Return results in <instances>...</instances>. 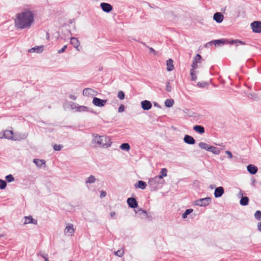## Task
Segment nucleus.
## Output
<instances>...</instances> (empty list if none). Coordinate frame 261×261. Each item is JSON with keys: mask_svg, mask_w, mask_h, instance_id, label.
<instances>
[{"mask_svg": "<svg viewBox=\"0 0 261 261\" xmlns=\"http://www.w3.org/2000/svg\"><path fill=\"white\" fill-rule=\"evenodd\" d=\"M93 139L92 142L99 146H101L105 148L110 147L112 142L109 137L106 136H99L98 135H93Z\"/></svg>", "mask_w": 261, "mask_h": 261, "instance_id": "2", "label": "nucleus"}, {"mask_svg": "<svg viewBox=\"0 0 261 261\" xmlns=\"http://www.w3.org/2000/svg\"><path fill=\"white\" fill-rule=\"evenodd\" d=\"M69 97L70 99L74 100H76V97L73 95H70Z\"/></svg>", "mask_w": 261, "mask_h": 261, "instance_id": "55", "label": "nucleus"}, {"mask_svg": "<svg viewBox=\"0 0 261 261\" xmlns=\"http://www.w3.org/2000/svg\"><path fill=\"white\" fill-rule=\"evenodd\" d=\"M193 212L192 208H189L186 210V211L182 214V218L185 219L187 217V216Z\"/></svg>", "mask_w": 261, "mask_h": 261, "instance_id": "32", "label": "nucleus"}, {"mask_svg": "<svg viewBox=\"0 0 261 261\" xmlns=\"http://www.w3.org/2000/svg\"><path fill=\"white\" fill-rule=\"evenodd\" d=\"M249 198L247 196L242 197L240 200V203L241 205L245 206L248 204Z\"/></svg>", "mask_w": 261, "mask_h": 261, "instance_id": "28", "label": "nucleus"}, {"mask_svg": "<svg viewBox=\"0 0 261 261\" xmlns=\"http://www.w3.org/2000/svg\"><path fill=\"white\" fill-rule=\"evenodd\" d=\"M135 188H139L142 190H144L146 187V184L145 181L142 180H139L136 184L134 185Z\"/></svg>", "mask_w": 261, "mask_h": 261, "instance_id": "19", "label": "nucleus"}, {"mask_svg": "<svg viewBox=\"0 0 261 261\" xmlns=\"http://www.w3.org/2000/svg\"><path fill=\"white\" fill-rule=\"evenodd\" d=\"M174 104V100L172 99H167L165 101V105L166 107L170 108Z\"/></svg>", "mask_w": 261, "mask_h": 261, "instance_id": "29", "label": "nucleus"}, {"mask_svg": "<svg viewBox=\"0 0 261 261\" xmlns=\"http://www.w3.org/2000/svg\"><path fill=\"white\" fill-rule=\"evenodd\" d=\"M141 107L144 110H149L152 107V104L150 101L145 100L141 103Z\"/></svg>", "mask_w": 261, "mask_h": 261, "instance_id": "11", "label": "nucleus"}, {"mask_svg": "<svg viewBox=\"0 0 261 261\" xmlns=\"http://www.w3.org/2000/svg\"><path fill=\"white\" fill-rule=\"evenodd\" d=\"M141 43L143 45H144V46H146L148 48L149 53L153 54L154 55L156 54V51H155V50L153 48L148 47L147 45H146V44L145 43L141 42Z\"/></svg>", "mask_w": 261, "mask_h": 261, "instance_id": "40", "label": "nucleus"}, {"mask_svg": "<svg viewBox=\"0 0 261 261\" xmlns=\"http://www.w3.org/2000/svg\"><path fill=\"white\" fill-rule=\"evenodd\" d=\"M166 91H168V92H171V91L172 88H171V85L170 84V83L169 82H168L166 83Z\"/></svg>", "mask_w": 261, "mask_h": 261, "instance_id": "47", "label": "nucleus"}, {"mask_svg": "<svg viewBox=\"0 0 261 261\" xmlns=\"http://www.w3.org/2000/svg\"><path fill=\"white\" fill-rule=\"evenodd\" d=\"M225 153L228 155V158H229V159L232 158V157H233L232 154L230 151H229V150L226 151Z\"/></svg>", "mask_w": 261, "mask_h": 261, "instance_id": "51", "label": "nucleus"}, {"mask_svg": "<svg viewBox=\"0 0 261 261\" xmlns=\"http://www.w3.org/2000/svg\"><path fill=\"white\" fill-rule=\"evenodd\" d=\"M227 43H230V40L225 39H218V40H215L214 41H212L207 43L206 44L205 46L207 47L208 45L214 44L215 46L216 45H219L220 44H227Z\"/></svg>", "mask_w": 261, "mask_h": 261, "instance_id": "8", "label": "nucleus"}, {"mask_svg": "<svg viewBox=\"0 0 261 261\" xmlns=\"http://www.w3.org/2000/svg\"><path fill=\"white\" fill-rule=\"evenodd\" d=\"M70 43L74 48H76L79 50L78 47L80 46V43L79 40L76 38L71 37Z\"/></svg>", "mask_w": 261, "mask_h": 261, "instance_id": "18", "label": "nucleus"}, {"mask_svg": "<svg viewBox=\"0 0 261 261\" xmlns=\"http://www.w3.org/2000/svg\"><path fill=\"white\" fill-rule=\"evenodd\" d=\"M257 168L252 164L247 166V171L251 174H255L257 172Z\"/></svg>", "mask_w": 261, "mask_h": 261, "instance_id": "16", "label": "nucleus"}, {"mask_svg": "<svg viewBox=\"0 0 261 261\" xmlns=\"http://www.w3.org/2000/svg\"><path fill=\"white\" fill-rule=\"evenodd\" d=\"M120 148L122 150L128 151L130 149V145L127 143H124L120 145Z\"/></svg>", "mask_w": 261, "mask_h": 261, "instance_id": "30", "label": "nucleus"}, {"mask_svg": "<svg viewBox=\"0 0 261 261\" xmlns=\"http://www.w3.org/2000/svg\"><path fill=\"white\" fill-rule=\"evenodd\" d=\"M167 170L166 168H162L161 169V171L160 172V174L156 176L161 181H163V182H164V180L163 179V178L164 177L167 176Z\"/></svg>", "mask_w": 261, "mask_h": 261, "instance_id": "17", "label": "nucleus"}, {"mask_svg": "<svg viewBox=\"0 0 261 261\" xmlns=\"http://www.w3.org/2000/svg\"><path fill=\"white\" fill-rule=\"evenodd\" d=\"M213 18L217 23H221L223 20L224 16L220 12H216L214 14Z\"/></svg>", "mask_w": 261, "mask_h": 261, "instance_id": "14", "label": "nucleus"}, {"mask_svg": "<svg viewBox=\"0 0 261 261\" xmlns=\"http://www.w3.org/2000/svg\"><path fill=\"white\" fill-rule=\"evenodd\" d=\"M77 112H89L91 113H94L92 109H90L89 107L84 106H80L77 108Z\"/></svg>", "mask_w": 261, "mask_h": 261, "instance_id": "20", "label": "nucleus"}, {"mask_svg": "<svg viewBox=\"0 0 261 261\" xmlns=\"http://www.w3.org/2000/svg\"><path fill=\"white\" fill-rule=\"evenodd\" d=\"M106 192L103 191H101V193H100V197L102 198V197H104L106 196Z\"/></svg>", "mask_w": 261, "mask_h": 261, "instance_id": "53", "label": "nucleus"}, {"mask_svg": "<svg viewBox=\"0 0 261 261\" xmlns=\"http://www.w3.org/2000/svg\"><path fill=\"white\" fill-rule=\"evenodd\" d=\"M67 48V45H64L61 49H59L58 51V54H61L65 51L66 49Z\"/></svg>", "mask_w": 261, "mask_h": 261, "instance_id": "50", "label": "nucleus"}, {"mask_svg": "<svg viewBox=\"0 0 261 261\" xmlns=\"http://www.w3.org/2000/svg\"><path fill=\"white\" fill-rule=\"evenodd\" d=\"M80 107V106L74 102H71L70 105V108L72 110H75L76 112H77V108Z\"/></svg>", "mask_w": 261, "mask_h": 261, "instance_id": "42", "label": "nucleus"}, {"mask_svg": "<svg viewBox=\"0 0 261 261\" xmlns=\"http://www.w3.org/2000/svg\"><path fill=\"white\" fill-rule=\"evenodd\" d=\"M96 180V178L93 175H90L88 179L86 180V184H92Z\"/></svg>", "mask_w": 261, "mask_h": 261, "instance_id": "34", "label": "nucleus"}, {"mask_svg": "<svg viewBox=\"0 0 261 261\" xmlns=\"http://www.w3.org/2000/svg\"><path fill=\"white\" fill-rule=\"evenodd\" d=\"M173 62V60L171 59H169L167 61V70L168 71H171L174 69Z\"/></svg>", "mask_w": 261, "mask_h": 261, "instance_id": "24", "label": "nucleus"}, {"mask_svg": "<svg viewBox=\"0 0 261 261\" xmlns=\"http://www.w3.org/2000/svg\"><path fill=\"white\" fill-rule=\"evenodd\" d=\"M201 59V56L199 54H197L196 55V56L195 57V58L193 61V62L195 63H198L200 61Z\"/></svg>", "mask_w": 261, "mask_h": 261, "instance_id": "38", "label": "nucleus"}, {"mask_svg": "<svg viewBox=\"0 0 261 261\" xmlns=\"http://www.w3.org/2000/svg\"><path fill=\"white\" fill-rule=\"evenodd\" d=\"M54 149L55 150L59 151L62 149V146L60 145L55 144L54 145Z\"/></svg>", "mask_w": 261, "mask_h": 261, "instance_id": "48", "label": "nucleus"}, {"mask_svg": "<svg viewBox=\"0 0 261 261\" xmlns=\"http://www.w3.org/2000/svg\"><path fill=\"white\" fill-rule=\"evenodd\" d=\"M190 75L191 80L193 81H195L197 80V76L196 75V72L195 70H193V69H190Z\"/></svg>", "mask_w": 261, "mask_h": 261, "instance_id": "33", "label": "nucleus"}, {"mask_svg": "<svg viewBox=\"0 0 261 261\" xmlns=\"http://www.w3.org/2000/svg\"><path fill=\"white\" fill-rule=\"evenodd\" d=\"M93 92V90L91 88H85L83 91V94L84 96H89L91 95V92Z\"/></svg>", "mask_w": 261, "mask_h": 261, "instance_id": "31", "label": "nucleus"}, {"mask_svg": "<svg viewBox=\"0 0 261 261\" xmlns=\"http://www.w3.org/2000/svg\"><path fill=\"white\" fill-rule=\"evenodd\" d=\"M7 186V182L6 181L0 179V189L4 190Z\"/></svg>", "mask_w": 261, "mask_h": 261, "instance_id": "37", "label": "nucleus"}, {"mask_svg": "<svg viewBox=\"0 0 261 261\" xmlns=\"http://www.w3.org/2000/svg\"><path fill=\"white\" fill-rule=\"evenodd\" d=\"M248 97L249 98H251L252 100H255V101H257L259 100V98H258V96L254 93L248 94Z\"/></svg>", "mask_w": 261, "mask_h": 261, "instance_id": "36", "label": "nucleus"}, {"mask_svg": "<svg viewBox=\"0 0 261 261\" xmlns=\"http://www.w3.org/2000/svg\"><path fill=\"white\" fill-rule=\"evenodd\" d=\"M5 178L6 180L9 182L13 181L14 180V178L13 177L12 174L7 175Z\"/></svg>", "mask_w": 261, "mask_h": 261, "instance_id": "41", "label": "nucleus"}, {"mask_svg": "<svg viewBox=\"0 0 261 261\" xmlns=\"http://www.w3.org/2000/svg\"><path fill=\"white\" fill-rule=\"evenodd\" d=\"M127 202L128 206L131 208H136L138 206V202L135 198H128Z\"/></svg>", "mask_w": 261, "mask_h": 261, "instance_id": "10", "label": "nucleus"}, {"mask_svg": "<svg viewBox=\"0 0 261 261\" xmlns=\"http://www.w3.org/2000/svg\"><path fill=\"white\" fill-rule=\"evenodd\" d=\"M193 129L196 132L200 134H202L205 132V129H204V127L202 126V125H195L193 127Z\"/></svg>", "mask_w": 261, "mask_h": 261, "instance_id": "22", "label": "nucleus"}, {"mask_svg": "<svg viewBox=\"0 0 261 261\" xmlns=\"http://www.w3.org/2000/svg\"><path fill=\"white\" fill-rule=\"evenodd\" d=\"M74 232V229L73 227L72 224H68L64 230L65 234H69L72 235Z\"/></svg>", "mask_w": 261, "mask_h": 261, "instance_id": "15", "label": "nucleus"}, {"mask_svg": "<svg viewBox=\"0 0 261 261\" xmlns=\"http://www.w3.org/2000/svg\"><path fill=\"white\" fill-rule=\"evenodd\" d=\"M209 151L217 155L219 154L221 152L220 150L218 148L213 146H211Z\"/></svg>", "mask_w": 261, "mask_h": 261, "instance_id": "26", "label": "nucleus"}, {"mask_svg": "<svg viewBox=\"0 0 261 261\" xmlns=\"http://www.w3.org/2000/svg\"><path fill=\"white\" fill-rule=\"evenodd\" d=\"M184 142L190 145H193L195 143V140L193 137L188 135H186L184 138Z\"/></svg>", "mask_w": 261, "mask_h": 261, "instance_id": "13", "label": "nucleus"}, {"mask_svg": "<svg viewBox=\"0 0 261 261\" xmlns=\"http://www.w3.org/2000/svg\"><path fill=\"white\" fill-rule=\"evenodd\" d=\"M207 85V83L206 82H198L197 83V86L200 88H204Z\"/></svg>", "mask_w": 261, "mask_h": 261, "instance_id": "45", "label": "nucleus"}, {"mask_svg": "<svg viewBox=\"0 0 261 261\" xmlns=\"http://www.w3.org/2000/svg\"><path fill=\"white\" fill-rule=\"evenodd\" d=\"M34 21V13L29 9H24L16 15L15 25L17 28H30Z\"/></svg>", "mask_w": 261, "mask_h": 261, "instance_id": "1", "label": "nucleus"}, {"mask_svg": "<svg viewBox=\"0 0 261 261\" xmlns=\"http://www.w3.org/2000/svg\"><path fill=\"white\" fill-rule=\"evenodd\" d=\"M124 254V251L123 250L122 251L119 250L117 251L114 252V254L119 257H122Z\"/></svg>", "mask_w": 261, "mask_h": 261, "instance_id": "39", "label": "nucleus"}, {"mask_svg": "<svg viewBox=\"0 0 261 261\" xmlns=\"http://www.w3.org/2000/svg\"><path fill=\"white\" fill-rule=\"evenodd\" d=\"M33 163H35L37 166L41 167L42 165L45 164V161L44 160L35 159L33 160Z\"/></svg>", "mask_w": 261, "mask_h": 261, "instance_id": "27", "label": "nucleus"}, {"mask_svg": "<svg viewBox=\"0 0 261 261\" xmlns=\"http://www.w3.org/2000/svg\"><path fill=\"white\" fill-rule=\"evenodd\" d=\"M118 97L121 100L124 99L125 97L124 93L122 91H119L118 93Z\"/></svg>", "mask_w": 261, "mask_h": 261, "instance_id": "43", "label": "nucleus"}, {"mask_svg": "<svg viewBox=\"0 0 261 261\" xmlns=\"http://www.w3.org/2000/svg\"><path fill=\"white\" fill-rule=\"evenodd\" d=\"M125 107L123 105H121L118 108V112L121 113L124 111Z\"/></svg>", "mask_w": 261, "mask_h": 261, "instance_id": "49", "label": "nucleus"}, {"mask_svg": "<svg viewBox=\"0 0 261 261\" xmlns=\"http://www.w3.org/2000/svg\"><path fill=\"white\" fill-rule=\"evenodd\" d=\"M24 218L25 219V221L24 223L25 224L32 223L36 225L37 224V221L35 219H34L32 216H25L24 217Z\"/></svg>", "mask_w": 261, "mask_h": 261, "instance_id": "21", "label": "nucleus"}, {"mask_svg": "<svg viewBox=\"0 0 261 261\" xmlns=\"http://www.w3.org/2000/svg\"><path fill=\"white\" fill-rule=\"evenodd\" d=\"M136 213L137 214H138L140 215H141L142 214H143L144 215H146V212L144 211H143L141 209H139V210H138L137 211H136Z\"/></svg>", "mask_w": 261, "mask_h": 261, "instance_id": "46", "label": "nucleus"}, {"mask_svg": "<svg viewBox=\"0 0 261 261\" xmlns=\"http://www.w3.org/2000/svg\"><path fill=\"white\" fill-rule=\"evenodd\" d=\"M100 6L102 11L106 13H109L113 10L112 6L109 3H101Z\"/></svg>", "mask_w": 261, "mask_h": 261, "instance_id": "9", "label": "nucleus"}, {"mask_svg": "<svg viewBox=\"0 0 261 261\" xmlns=\"http://www.w3.org/2000/svg\"><path fill=\"white\" fill-rule=\"evenodd\" d=\"M224 193V188L222 187H219L215 189L214 196L216 198H219L221 197Z\"/></svg>", "mask_w": 261, "mask_h": 261, "instance_id": "12", "label": "nucleus"}, {"mask_svg": "<svg viewBox=\"0 0 261 261\" xmlns=\"http://www.w3.org/2000/svg\"><path fill=\"white\" fill-rule=\"evenodd\" d=\"M257 229L261 232V221L257 224Z\"/></svg>", "mask_w": 261, "mask_h": 261, "instance_id": "54", "label": "nucleus"}, {"mask_svg": "<svg viewBox=\"0 0 261 261\" xmlns=\"http://www.w3.org/2000/svg\"><path fill=\"white\" fill-rule=\"evenodd\" d=\"M234 43H239L240 44H241V45H245L246 44L245 42L241 41L238 39L230 40V44H233Z\"/></svg>", "mask_w": 261, "mask_h": 261, "instance_id": "35", "label": "nucleus"}, {"mask_svg": "<svg viewBox=\"0 0 261 261\" xmlns=\"http://www.w3.org/2000/svg\"><path fill=\"white\" fill-rule=\"evenodd\" d=\"M148 184L151 191H155L161 188L164 182L163 181L160 180L156 176H155L153 178L149 179Z\"/></svg>", "mask_w": 261, "mask_h": 261, "instance_id": "3", "label": "nucleus"}, {"mask_svg": "<svg viewBox=\"0 0 261 261\" xmlns=\"http://www.w3.org/2000/svg\"><path fill=\"white\" fill-rule=\"evenodd\" d=\"M46 36H47V38H49V34H48V33H47Z\"/></svg>", "mask_w": 261, "mask_h": 261, "instance_id": "57", "label": "nucleus"}, {"mask_svg": "<svg viewBox=\"0 0 261 261\" xmlns=\"http://www.w3.org/2000/svg\"><path fill=\"white\" fill-rule=\"evenodd\" d=\"M107 102V99H101L98 97H94L92 100L93 104L94 106L99 107H102L105 106Z\"/></svg>", "mask_w": 261, "mask_h": 261, "instance_id": "7", "label": "nucleus"}, {"mask_svg": "<svg viewBox=\"0 0 261 261\" xmlns=\"http://www.w3.org/2000/svg\"><path fill=\"white\" fill-rule=\"evenodd\" d=\"M154 106H158V104H157V103H156V102H155V103H154Z\"/></svg>", "mask_w": 261, "mask_h": 261, "instance_id": "58", "label": "nucleus"}, {"mask_svg": "<svg viewBox=\"0 0 261 261\" xmlns=\"http://www.w3.org/2000/svg\"><path fill=\"white\" fill-rule=\"evenodd\" d=\"M198 146L200 148L205 149L208 151H209V150H210V148L211 147V146L209 145L208 144H207L205 143H204V142H201L199 143Z\"/></svg>", "mask_w": 261, "mask_h": 261, "instance_id": "25", "label": "nucleus"}, {"mask_svg": "<svg viewBox=\"0 0 261 261\" xmlns=\"http://www.w3.org/2000/svg\"><path fill=\"white\" fill-rule=\"evenodd\" d=\"M211 202L210 197H206L197 199L195 201V204L199 206H206Z\"/></svg>", "mask_w": 261, "mask_h": 261, "instance_id": "5", "label": "nucleus"}, {"mask_svg": "<svg viewBox=\"0 0 261 261\" xmlns=\"http://www.w3.org/2000/svg\"><path fill=\"white\" fill-rule=\"evenodd\" d=\"M43 50V46H36L30 49L29 51L31 53H40Z\"/></svg>", "mask_w": 261, "mask_h": 261, "instance_id": "23", "label": "nucleus"}, {"mask_svg": "<svg viewBox=\"0 0 261 261\" xmlns=\"http://www.w3.org/2000/svg\"><path fill=\"white\" fill-rule=\"evenodd\" d=\"M254 217L257 220H260L261 219V211H257L254 214Z\"/></svg>", "mask_w": 261, "mask_h": 261, "instance_id": "44", "label": "nucleus"}, {"mask_svg": "<svg viewBox=\"0 0 261 261\" xmlns=\"http://www.w3.org/2000/svg\"><path fill=\"white\" fill-rule=\"evenodd\" d=\"M252 31L256 33H261V22L254 21L251 23Z\"/></svg>", "mask_w": 261, "mask_h": 261, "instance_id": "6", "label": "nucleus"}, {"mask_svg": "<svg viewBox=\"0 0 261 261\" xmlns=\"http://www.w3.org/2000/svg\"><path fill=\"white\" fill-rule=\"evenodd\" d=\"M116 213L115 212H112L110 213V216L112 218H113L115 216Z\"/></svg>", "mask_w": 261, "mask_h": 261, "instance_id": "56", "label": "nucleus"}, {"mask_svg": "<svg viewBox=\"0 0 261 261\" xmlns=\"http://www.w3.org/2000/svg\"><path fill=\"white\" fill-rule=\"evenodd\" d=\"M4 137L6 139H11L13 140H18L23 139L26 138V136L24 134L22 137H16L14 136V133L12 130H6L4 132Z\"/></svg>", "mask_w": 261, "mask_h": 261, "instance_id": "4", "label": "nucleus"}, {"mask_svg": "<svg viewBox=\"0 0 261 261\" xmlns=\"http://www.w3.org/2000/svg\"><path fill=\"white\" fill-rule=\"evenodd\" d=\"M3 234H0V238H1V237H3Z\"/></svg>", "mask_w": 261, "mask_h": 261, "instance_id": "59", "label": "nucleus"}, {"mask_svg": "<svg viewBox=\"0 0 261 261\" xmlns=\"http://www.w3.org/2000/svg\"><path fill=\"white\" fill-rule=\"evenodd\" d=\"M192 68L193 69V70H195V69H196L198 67L197 63H195L194 62H192V64L191 65Z\"/></svg>", "mask_w": 261, "mask_h": 261, "instance_id": "52", "label": "nucleus"}]
</instances>
